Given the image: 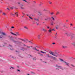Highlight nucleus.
I'll return each mask as SVG.
<instances>
[{
  "mask_svg": "<svg viewBox=\"0 0 75 75\" xmlns=\"http://www.w3.org/2000/svg\"><path fill=\"white\" fill-rule=\"evenodd\" d=\"M6 34L4 32H1L0 31V40H2L4 37V35H6Z\"/></svg>",
  "mask_w": 75,
  "mask_h": 75,
  "instance_id": "1",
  "label": "nucleus"
},
{
  "mask_svg": "<svg viewBox=\"0 0 75 75\" xmlns=\"http://www.w3.org/2000/svg\"><path fill=\"white\" fill-rule=\"evenodd\" d=\"M49 58H52L53 60H54L55 61H57V58L52 56H49Z\"/></svg>",
  "mask_w": 75,
  "mask_h": 75,
  "instance_id": "2",
  "label": "nucleus"
},
{
  "mask_svg": "<svg viewBox=\"0 0 75 75\" xmlns=\"http://www.w3.org/2000/svg\"><path fill=\"white\" fill-rule=\"evenodd\" d=\"M50 19H51V18L48 16L46 18H45V20L46 21H49Z\"/></svg>",
  "mask_w": 75,
  "mask_h": 75,
  "instance_id": "3",
  "label": "nucleus"
},
{
  "mask_svg": "<svg viewBox=\"0 0 75 75\" xmlns=\"http://www.w3.org/2000/svg\"><path fill=\"white\" fill-rule=\"evenodd\" d=\"M56 67H57V68H56V69H61L62 68V67L59 66H58V65H56Z\"/></svg>",
  "mask_w": 75,
  "mask_h": 75,
  "instance_id": "4",
  "label": "nucleus"
},
{
  "mask_svg": "<svg viewBox=\"0 0 75 75\" xmlns=\"http://www.w3.org/2000/svg\"><path fill=\"white\" fill-rule=\"evenodd\" d=\"M58 55V54L57 52H55L54 54V56H55L56 57H57Z\"/></svg>",
  "mask_w": 75,
  "mask_h": 75,
  "instance_id": "5",
  "label": "nucleus"
},
{
  "mask_svg": "<svg viewBox=\"0 0 75 75\" xmlns=\"http://www.w3.org/2000/svg\"><path fill=\"white\" fill-rule=\"evenodd\" d=\"M72 35H74V33H70V34L68 35H67L68 36H72Z\"/></svg>",
  "mask_w": 75,
  "mask_h": 75,
  "instance_id": "6",
  "label": "nucleus"
},
{
  "mask_svg": "<svg viewBox=\"0 0 75 75\" xmlns=\"http://www.w3.org/2000/svg\"><path fill=\"white\" fill-rule=\"evenodd\" d=\"M33 50H36L37 51H39V50L37 49L36 47H33Z\"/></svg>",
  "mask_w": 75,
  "mask_h": 75,
  "instance_id": "7",
  "label": "nucleus"
},
{
  "mask_svg": "<svg viewBox=\"0 0 75 75\" xmlns=\"http://www.w3.org/2000/svg\"><path fill=\"white\" fill-rule=\"evenodd\" d=\"M42 30L44 32H46V31H47V30H46L44 28H42Z\"/></svg>",
  "mask_w": 75,
  "mask_h": 75,
  "instance_id": "8",
  "label": "nucleus"
},
{
  "mask_svg": "<svg viewBox=\"0 0 75 75\" xmlns=\"http://www.w3.org/2000/svg\"><path fill=\"white\" fill-rule=\"evenodd\" d=\"M50 54H51L52 55H54V53L53 52H49Z\"/></svg>",
  "mask_w": 75,
  "mask_h": 75,
  "instance_id": "9",
  "label": "nucleus"
},
{
  "mask_svg": "<svg viewBox=\"0 0 75 75\" xmlns=\"http://www.w3.org/2000/svg\"><path fill=\"white\" fill-rule=\"evenodd\" d=\"M64 63H65L66 65L67 66H69V63L67 62H64Z\"/></svg>",
  "mask_w": 75,
  "mask_h": 75,
  "instance_id": "10",
  "label": "nucleus"
},
{
  "mask_svg": "<svg viewBox=\"0 0 75 75\" xmlns=\"http://www.w3.org/2000/svg\"><path fill=\"white\" fill-rule=\"evenodd\" d=\"M39 15V16H41V15H42V12H38Z\"/></svg>",
  "mask_w": 75,
  "mask_h": 75,
  "instance_id": "11",
  "label": "nucleus"
},
{
  "mask_svg": "<svg viewBox=\"0 0 75 75\" xmlns=\"http://www.w3.org/2000/svg\"><path fill=\"white\" fill-rule=\"evenodd\" d=\"M38 54H39L40 56H43V54H42L41 53H40V52H38Z\"/></svg>",
  "mask_w": 75,
  "mask_h": 75,
  "instance_id": "12",
  "label": "nucleus"
},
{
  "mask_svg": "<svg viewBox=\"0 0 75 75\" xmlns=\"http://www.w3.org/2000/svg\"><path fill=\"white\" fill-rule=\"evenodd\" d=\"M71 45H73V47H75V42L72 43Z\"/></svg>",
  "mask_w": 75,
  "mask_h": 75,
  "instance_id": "13",
  "label": "nucleus"
},
{
  "mask_svg": "<svg viewBox=\"0 0 75 75\" xmlns=\"http://www.w3.org/2000/svg\"><path fill=\"white\" fill-rule=\"evenodd\" d=\"M24 28L26 30H28V28L27 26H24Z\"/></svg>",
  "mask_w": 75,
  "mask_h": 75,
  "instance_id": "14",
  "label": "nucleus"
},
{
  "mask_svg": "<svg viewBox=\"0 0 75 75\" xmlns=\"http://www.w3.org/2000/svg\"><path fill=\"white\" fill-rule=\"evenodd\" d=\"M51 30L50 29L49 30H48V32H49V33H52V32H51Z\"/></svg>",
  "mask_w": 75,
  "mask_h": 75,
  "instance_id": "15",
  "label": "nucleus"
},
{
  "mask_svg": "<svg viewBox=\"0 0 75 75\" xmlns=\"http://www.w3.org/2000/svg\"><path fill=\"white\" fill-rule=\"evenodd\" d=\"M15 15H16L18 17V13L17 12L15 13V14H14Z\"/></svg>",
  "mask_w": 75,
  "mask_h": 75,
  "instance_id": "16",
  "label": "nucleus"
},
{
  "mask_svg": "<svg viewBox=\"0 0 75 75\" xmlns=\"http://www.w3.org/2000/svg\"><path fill=\"white\" fill-rule=\"evenodd\" d=\"M47 29H51V28H50V26H47Z\"/></svg>",
  "mask_w": 75,
  "mask_h": 75,
  "instance_id": "17",
  "label": "nucleus"
},
{
  "mask_svg": "<svg viewBox=\"0 0 75 75\" xmlns=\"http://www.w3.org/2000/svg\"><path fill=\"white\" fill-rule=\"evenodd\" d=\"M38 39H40V35H38Z\"/></svg>",
  "mask_w": 75,
  "mask_h": 75,
  "instance_id": "18",
  "label": "nucleus"
},
{
  "mask_svg": "<svg viewBox=\"0 0 75 75\" xmlns=\"http://www.w3.org/2000/svg\"><path fill=\"white\" fill-rule=\"evenodd\" d=\"M54 22H52L51 23V25H54Z\"/></svg>",
  "mask_w": 75,
  "mask_h": 75,
  "instance_id": "19",
  "label": "nucleus"
},
{
  "mask_svg": "<svg viewBox=\"0 0 75 75\" xmlns=\"http://www.w3.org/2000/svg\"><path fill=\"white\" fill-rule=\"evenodd\" d=\"M34 19L36 21H38V19H37L36 18H34Z\"/></svg>",
  "mask_w": 75,
  "mask_h": 75,
  "instance_id": "20",
  "label": "nucleus"
},
{
  "mask_svg": "<svg viewBox=\"0 0 75 75\" xmlns=\"http://www.w3.org/2000/svg\"><path fill=\"white\" fill-rule=\"evenodd\" d=\"M62 47L64 48H67L68 47H67V46H63Z\"/></svg>",
  "mask_w": 75,
  "mask_h": 75,
  "instance_id": "21",
  "label": "nucleus"
},
{
  "mask_svg": "<svg viewBox=\"0 0 75 75\" xmlns=\"http://www.w3.org/2000/svg\"><path fill=\"white\" fill-rule=\"evenodd\" d=\"M10 69H14V68L13 67H11L10 68Z\"/></svg>",
  "mask_w": 75,
  "mask_h": 75,
  "instance_id": "22",
  "label": "nucleus"
},
{
  "mask_svg": "<svg viewBox=\"0 0 75 75\" xmlns=\"http://www.w3.org/2000/svg\"><path fill=\"white\" fill-rule=\"evenodd\" d=\"M12 41H13V42H14V43H16V42H17V41H14V40H13V39H12Z\"/></svg>",
  "mask_w": 75,
  "mask_h": 75,
  "instance_id": "23",
  "label": "nucleus"
},
{
  "mask_svg": "<svg viewBox=\"0 0 75 75\" xmlns=\"http://www.w3.org/2000/svg\"><path fill=\"white\" fill-rule=\"evenodd\" d=\"M3 14L4 16H6V14L4 12L3 13Z\"/></svg>",
  "mask_w": 75,
  "mask_h": 75,
  "instance_id": "24",
  "label": "nucleus"
},
{
  "mask_svg": "<svg viewBox=\"0 0 75 75\" xmlns=\"http://www.w3.org/2000/svg\"><path fill=\"white\" fill-rule=\"evenodd\" d=\"M40 52H41L42 53H43V54H46V52H42V51H41Z\"/></svg>",
  "mask_w": 75,
  "mask_h": 75,
  "instance_id": "25",
  "label": "nucleus"
},
{
  "mask_svg": "<svg viewBox=\"0 0 75 75\" xmlns=\"http://www.w3.org/2000/svg\"><path fill=\"white\" fill-rule=\"evenodd\" d=\"M51 18L52 19V20H55V19H54V17H52Z\"/></svg>",
  "mask_w": 75,
  "mask_h": 75,
  "instance_id": "26",
  "label": "nucleus"
},
{
  "mask_svg": "<svg viewBox=\"0 0 75 75\" xmlns=\"http://www.w3.org/2000/svg\"><path fill=\"white\" fill-rule=\"evenodd\" d=\"M59 12H57V13H56V15H58V14H59Z\"/></svg>",
  "mask_w": 75,
  "mask_h": 75,
  "instance_id": "27",
  "label": "nucleus"
},
{
  "mask_svg": "<svg viewBox=\"0 0 75 75\" xmlns=\"http://www.w3.org/2000/svg\"><path fill=\"white\" fill-rule=\"evenodd\" d=\"M49 4H52V2H51L50 1H49Z\"/></svg>",
  "mask_w": 75,
  "mask_h": 75,
  "instance_id": "28",
  "label": "nucleus"
},
{
  "mask_svg": "<svg viewBox=\"0 0 75 75\" xmlns=\"http://www.w3.org/2000/svg\"><path fill=\"white\" fill-rule=\"evenodd\" d=\"M21 9H24V8L22 7L21 6Z\"/></svg>",
  "mask_w": 75,
  "mask_h": 75,
  "instance_id": "29",
  "label": "nucleus"
},
{
  "mask_svg": "<svg viewBox=\"0 0 75 75\" xmlns=\"http://www.w3.org/2000/svg\"><path fill=\"white\" fill-rule=\"evenodd\" d=\"M11 15H12V16H15V14H13L12 13H11Z\"/></svg>",
  "mask_w": 75,
  "mask_h": 75,
  "instance_id": "30",
  "label": "nucleus"
},
{
  "mask_svg": "<svg viewBox=\"0 0 75 75\" xmlns=\"http://www.w3.org/2000/svg\"><path fill=\"white\" fill-rule=\"evenodd\" d=\"M23 1H24L25 2H26V3H28V2L26 0H23Z\"/></svg>",
  "mask_w": 75,
  "mask_h": 75,
  "instance_id": "31",
  "label": "nucleus"
},
{
  "mask_svg": "<svg viewBox=\"0 0 75 75\" xmlns=\"http://www.w3.org/2000/svg\"><path fill=\"white\" fill-rule=\"evenodd\" d=\"M46 55L47 56V57L49 58L50 57V56L49 55V54H47Z\"/></svg>",
  "mask_w": 75,
  "mask_h": 75,
  "instance_id": "32",
  "label": "nucleus"
},
{
  "mask_svg": "<svg viewBox=\"0 0 75 75\" xmlns=\"http://www.w3.org/2000/svg\"><path fill=\"white\" fill-rule=\"evenodd\" d=\"M71 66H72V67H75V66H74L73 64H71Z\"/></svg>",
  "mask_w": 75,
  "mask_h": 75,
  "instance_id": "33",
  "label": "nucleus"
},
{
  "mask_svg": "<svg viewBox=\"0 0 75 75\" xmlns=\"http://www.w3.org/2000/svg\"><path fill=\"white\" fill-rule=\"evenodd\" d=\"M29 18H30V19H31V20H33V18H31V17H30V16H29Z\"/></svg>",
  "mask_w": 75,
  "mask_h": 75,
  "instance_id": "34",
  "label": "nucleus"
},
{
  "mask_svg": "<svg viewBox=\"0 0 75 75\" xmlns=\"http://www.w3.org/2000/svg\"><path fill=\"white\" fill-rule=\"evenodd\" d=\"M23 41H24V42H26V41H25V40L23 39Z\"/></svg>",
  "mask_w": 75,
  "mask_h": 75,
  "instance_id": "35",
  "label": "nucleus"
},
{
  "mask_svg": "<svg viewBox=\"0 0 75 75\" xmlns=\"http://www.w3.org/2000/svg\"><path fill=\"white\" fill-rule=\"evenodd\" d=\"M16 34H17L16 35H20V34H18V32L16 33Z\"/></svg>",
  "mask_w": 75,
  "mask_h": 75,
  "instance_id": "36",
  "label": "nucleus"
},
{
  "mask_svg": "<svg viewBox=\"0 0 75 75\" xmlns=\"http://www.w3.org/2000/svg\"><path fill=\"white\" fill-rule=\"evenodd\" d=\"M18 4H21V3H20V2H18Z\"/></svg>",
  "mask_w": 75,
  "mask_h": 75,
  "instance_id": "37",
  "label": "nucleus"
},
{
  "mask_svg": "<svg viewBox=\"0 0 75 75\" xmlns=\"http://www.w3.org/2000/svg\"><path fill=\"white\" fill-rule=\"evenodd\" d=\"M36 24L37 25H39V24L38 23H37V22H36Z\"/></svg>",
  "mask_w": 75,
  "mask_h": 75,
  "instance_id": "38",
  "label": "nucleus"
},
{
  "mask_svg": "<svg viewBox=\"0 0 75 75\" xmlns=\"http://www.w3.org/2000/svg\"><path fill=\"white\" fill-rule=\"evenodd\" d=\"M7 10H8V11L10 10V9H9V8H7Z\"/></svg>",
  "mask_w": 75,
  "mask_h": 75,
  "instance_id": "39",
  "label": "nucleus"
},
{
  "mask_svg": "<svg viewBox=\"0 0 75 75\" xmlns=\"http://www.w3.org/2000/svg\"><path fill=\"white\" fill-rule=\"evenodd\" d=\"M51 15H53V14H54V13H53V12H52V13H51Z\"/></svg>",
  "mask_w": 75,
  "mask_h": 75,
  "instance_id": "40",
  "label": "nucleus"
},
{
  "mask_svg": "<svg viewBox=\"0 0 75 75\" xmlns=\"http://www.w3.org/2000/svg\"><path fill=\"white\" fill-rule=\"evenodd\" d=\"M30 44H34V43H33L32 42H30Z\"/></svg>",
  "mask_w": 75,
  "mask_h": 75,
  "instance_id": "41",
  "label": "nucleus"
},
{
  "mask_svg": "<svg viewBox=\"0 0 75 75\" xmlns=\"http://www.w3.org/2000/svg\"><path fill=\"white\" fill-rule=\"evenodd\" d=\"M51 30L52 31H53V30L54 31H55V29H53L52 30Z\"/></svg>",
  "mask_w": 75,
  "mask_h": 75,
  "instance_id": "42",
  "label": "nucleus"
},
{
  "mask_svg": "<svg viewBox=\"0 0 75 75\" xmlns=\"http://www.w3.org/2000/svg\"><path fill=\"white\" fill-rule=\"evenodd\" d=\"M11 28H14V26H12L11 27Z\"/></svg>",
  "mask_w": 75,
  "mask_h": 75,
  "instance_id": "43",
  "label": "nucleus"
},
{
  "mask_svg": "<svg viewBox=\"0 0 75 75\" xmlns=\"http://www.w3.org/2000/svg\"><path fill=\"white\" fill-rule=\"evenodd\" d=\"M27 48H30V47L28 46H26Z\"/></svg>",
  "mask_w": 75,
  "mask_h": 75,
  "instance_id": "44",
  "label": "nucleus"
},
{
  "mask_svg": "<svg viewBox=\"0 0 75 75\" xmlns=\"http://www.w3.org/2000/svg\"><path fill=\"white\" fill-rule=\"evenodd\" d=\"M19 40H21V41H23V40L22 39H19Z\"/></svg>",
  "mask_w": 75,
  "mask_h": 75,
  "instance_id": "45",
  "label": "nucleus"
},
{
  "mask_svg": "<svg viewBox=\"0 0 75 75\" xmlns=\"http://www.w3.org/2000/svg\"><path fill=\"white\" fill-rule=\"evenodd\" d=\"M13 35H16V36H17V35L16 34H15L14 33L13 34Z\"/></svg>",
  "mask_w": 75,
  "mask_h": 75,
  "instance_id": "46",
  "label": "nucleus"
},
{
  "mask_svg": "<svg viewBox=\"0 0 75 75\" xmlns=\"http://www.w3.org/2000/svg\"><path fill=\"white\" fill-rule=\"evenodd\" d=\"M60 59L61 61H63V59Z\"/></svg>",
  "mask_w": 75,
  "mask_h": 75,
  "instance_id": "47",
  "label": "nucleus"
},
{
  "mask_svg": "<svg viewBox=\"0 0 75 75\" xmlns=\"http://www.w3.org/2000/svg\"><path fill=\"white\" fill-rule=\"evenodd\" d=\"M21 7H22V6H24V5L23 4L22 5L21 4V6H20V7H21Z\"/></svg>",
  "mask_w": 75,
  "mask_h": 75,
  "instance_id": "48",
  "label": "nucleus"
},
{
  "mask_svg": "<svg viewBox=\"0 0 75 75\" xmlns=\"http://www.w3.org/2000/svg\"><path fill=\"white\" fill-rule=\"evenodd\" d=\"M11 34H13V35H14V33H13L12 32H11Z\"/></svg>",
  "mask_w": 75,
  "mask_h": 75,
  "instance_id": "49",
  "label": "nucleus"
},
{
  "mask_svg": "<svg viewBox=\"0 0 75 75\" xmlns=\"http://www.w3.org/2000/svg\"><path fill=\"white\" fill-rule=\"evenodd\" d=\"M22 14H23V15H24L25 14V13H24L22 12Z\"/></svg>",
  "mask_w": 75,
  "mask_h": 75,
  "instance_id": "50",
  "label": "nucleus"
},
{
  "mask_svg": "<svg viewBox=\"0 0 75 75\" xmlns=\"http://www.w3.org/2000/svg\"><path fill=\"white\" fill-rule=\"evenodd\" d=\"M26 15L27 16H28V17H30V16H29V15H28V14H26Z\"/></svg>",
  "mask_w": 75,
  "mask_h": 75,
  "instance_id": "51",
  "label": "nucleus"
},
{
  "mask_svg": "<svg viewBox=\"0 0 75 75\" xmlns=\"http://www.w3.org/2000/svg\"><path fill=\"white\" fill-rule=\"evenodd\" d=\"M68 28H69V27L68 26H67V27H66V28H67V29H68Z\"/></svg>",
  "mask_w": 75,
  "mask_h": 75,
  "instance_id": "52",
  "label": "nucleus"
},
{
  "mask_svg": "<svg viewBox=\"0 0 75 75\" xmlns=\"http://www.w3.org/2000/svg\"><path fill=\"white\" fill-rule=\"evenodd\" d=\"M57 35V33L56 32L55 34V36H56V35Z\"/></svg>",
  "mask_w": 75,
  "mask_h": 75,
  "instance_id": "53",
  "label": "nucleus"
},
{
  "mask_svg": "<svg viewBox=\"0 0 75 75\" xmlns=\"http://www.w3.org/2000/svg\"><path fill=\"white\" fill-rule=\"evenodd\" d=\"M52 44H55V42H53V43H52Z\"/></svg>",
  "mask_w": 75,
  "mask_h": 75,
  "instance_id": "54",
  "label": "nucleus"
},
{
  "mask_svg": "<svg viewBox=\"0 0 75 75\" xmlns=\"http://www.w3.org/2000/svg\"><path fill=\"white\" fill-rule=\"evenodd\" d=\"M70 25L71 26H72V23H70Z\"/></svg>",
  "mask_w": 75,
  "mask_h": 75,
  "instance_id": "55",
  "label": "nucleus"
},
{
  "mask_svg": "<svg viewBox=\"0 0 75 75\" xmlns=\"http://www.w3.org/2000/svg\"><path fill=\"white\" fill-rule=\"evenodd\" d=\"M33 2L34 3H36V2H35V1H34Z\"/></svg>",
  "mask_w": 75,
  "mask_h": 75,
  "instance_id": "56",
  "label": "nucleus"
},
{
  "mask_svg": "<svg viewBox=\"0 0 75 75\" xmlns=\"http://www.w3.org/2000/svg\"><path fill=\"white\" fill-rule=\"evenodd\" d=\"M10 47H12V46H11V45H9Z\"/></svg>",
  "mask_w": 75,
  "mask_h": 75,
  "instance_id": "57",
  "label": "nucleus"
},
{
  "mask_svg": "<svg viewBox=\"0 0 75 75\" xmlns=\"http://www.w3.org/2000/svg\"><path fill=\"white\" fill-rule=\"evenodd\" d=\"M57 35H56V36H55V38H57Z\"/></svg>",
  "mask_w": 75,
  "mask_h": 75,
  "instance_id": "58",
  "label": "nucleus"
},
{
  "mask_svg": "<svg viewBox=\"0 0 75 75\" xmlns=\"http://www.w3.org/2000/svg\"><path fill=\"white\" fill-rule=\"evenodd\" d=\"M64 27H66V26L65 25L64 26Z\"/></svg>",
  "mask_w": 75,
  "mask_h": 75,
  "instance_id": "59",
  "label": "nucleus"
},
{
  "mask_svg": "<svg viewBox=\"0 0 75 75\" xmlns=\"http://www.w3.org/2000/svg\"><path fill=\"white\" fill-rule=\"evenodd\" d=\"M17 71H20V70H18V69L17 70Z\"/></svg>",
  "mask_w": 75,
  "mask_h": 75,
  "instance_id": "60",
  "label": "nucleus"
},
{
  "mask_svg": "<svg viewBox=\"0 0 75 75\" xmlns=\"http://www.w3.org/2000/svg\"><path fill=\"white\" fill-rule=\"evenodd\" d=\"M67 22H68V20H67L66 21Z\"/></svg>",
  "mask_w": 75,
  "mask_h": 75,
  "instance_id": "61",
  "label": "nucleus"
},
{
  "mask_svg": "<svg viewBox=\"0 0 75 75\" xmlns=\"http://www.w3.org/2000/svg\"><path fill=\"white\" fill-rule=\"evenodd\" d=\"M56 29H58V27H56Z\"/></svg>",
  "mask_w": 75,
  "mask_h": 75,
  "instance_id": "62",
  "label": "nucleus"
},
{
  "mask_svg": "<svg viewBox=\"0 0 75 75\" xmlns=\"http://www.w3.org/2000/svg\"><path fill=\"white\" fill-rule=\"evenodd\" d=\"M29 42H31V41H29Z\"/></svg>",
  "mask_w": 75,
  "mask_h": 75,
  "instance_id": "63",
  "label": "nucleus"
},
{
  "mask_svg": "<svg viewBox=\"0 0 75 75\" xmlns=\"http://www.w3.org/2000/svg\"><path fill=\"white\" fill-rule=\"evenodd\" d=\"M23 45H24L25 46H27L26 45H25V44H24Z\"/></svg>",
  "mask_w": 75,
  "mask_h": 75,
  "instance_id": "64",
  "label": "nucleus"
}]
</instances>
